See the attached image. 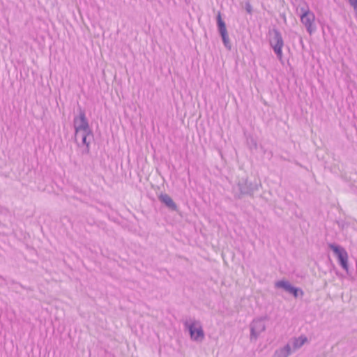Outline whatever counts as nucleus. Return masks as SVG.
<instances>
[{
    "label": "nucleus",
    "mask_w": 357,
    "mask_h": 357,
    "mask_svg": "<svg viewBox=\"0 0 357 357\" xmlns=\"http://www.w3.org/2000/svg\"><path fill=\"white\" fill-rule=\"evenodd\" d=\"M350 6L354 8L356 17H357V0H349Z\"/></svg>",
    "instance_id": "4468645a"
},
{
    "label": "nucleus",
    "mask_w": 357,
    "mask_h": 357,
    "mask_svg": "<svg viewBox=\"0 0 357 357\" xmlns=\"http://www.w3.org/2000/svg\"><path fill=\"white\" fill-rule=\"evenodd\" d=\"M217 22L220 36L227 34L226 25L224 21L222 20L220 13H218V15L217 16Z\"/></svg>",
    "instance_id": "9b49d317"
},
{
    "label": "nucleus",
    "mask_w": 357,
    "mask_h": 357,
    "mask_svg": "<svg viewBox=\"0 0 357 357\" xmlns=\"http://www.w3.org/2000/svg\"><path fill=\"white\" fill-rule=\"evenodd\" d=\"M92 130L90 132H82L75 133V140L79 147L84 146L83 154H88L90 151L91 140L93 139Z\"/></svg>",
    "instance_id": "20e7f679"
},
{
    "label": "nucleus",
    "mask_w": 357,
    "mask_h": 357,
    "mask_svg": "<svg viewBox=\"0 0 357 357\" xmlns=\"http://www.w3.org/2000/svg\"><path fill=\"white\" fill-rule=\"evenodd\" d=\"M300 10L301 12V21L305 26L308 33L311 35L316 30V27L314 26L315 15L310 10L307 6L305 8L301 7Z\"/></svg>",
    "instance_id": "7ed1b4c3"
},
{
    "label": "nucleus",
    "mask_w": 357,
    "mask_h": 357,
    "mask_svg": "<svg viewBox=\"0 0 357 357\" xmlns=\"http://www.w3.org/2000/svg\"><path fill=\"white\" fill-rule=\"evenodd\" d=\"M308 342L307 337L305 335H301L298 337H292L285 344L289 346L291 354L301 349L305 344Z\"/></svg>",
    "instance_id": "6e6552de"
},
{
    "label": "nucleus",
    "mask_w": 357,
    "mask_h": 357,
    "mask_svg": "<svg viewBox=\"0 0 357 357\" xmlns=\"http://www.w3.org/2000/svg\"><path fill=\"white\" fill-rule=\"evenodd\" d=\"M183 324L185 328L188 331L192 341L200 343L204 340L205 333L200 321L189 319L185 320Z\"/></svg>",
    "instance_id": "f257e3e1"
},
{
    "label": "nucleus",
    "mask_w": 357,
    "mask_h": 357,
    "mask_svg": "<svg viewBox=\"0 0 357 357\" xmlns=\"http://www.w3.org/2000/svg\"><path fill=\"white\" fill-rule=\"evenodd\" d=\"M73 127L75 129V133L90 132L91 130L86 117L85 112L83 110L80 109L79 115L74 118Z\"/></svg>",
    "instance_id": "423d86ee"
},
{
    "label": "nucleus",
    "mask_w": 357,
    "mask_h": 357,
    "mask_svg": "<svg viewBox=\"0 0 357 357\" xmlns=\"http://www.w3.org/2000/svg\"><path fill=\"white\" fill-rule=\"evenodd\" d=\"M275 287L276 288L283 289L284 291L289 292L292 285L287 280H279L275 283Z\"/></svg>",
    "instance_id": "f8f14e48"
},
{
    "label": "nucleus",
    "mask_w": 357,
    "mask_h": 357,
    "mask_svg": "<svg viewBox=\"0 0 357 357\" xmlns=\"http://www.w3.org/2000/svg\"><path fill=\"white\" fill-rule=\"evenodd\" d=\"M245 10L246 11L249 13V14H251L252 12V6L250 5V3L249 2H247L245 3Z\"/></svg>",
    "instance_id": "dca6fc26"
},
{
    "label": "nucleus",
    "mask_w": 357,
    "mask_h": 357,
    "mask_svg": "<svg viewBox=\"0 0 357 357\" xmlns=\"http://www.w3.org/2000/svg\"><path fill=\"white\" fill-rule=\"evenodd\" d=\"M270 45L273 49V51L276 54L278 59L282 61L283 56L282 49L284 46V41L282 35L278 30H273V36L270 39Z\"/></svg>",
    "instance_id": "39448f33"
},
{
    "label": "nucleus",
    "mask_w": 357,
    "mask_h": 357,
    "mask_svg": "<svg viewBox=\"0 0 357 357\" xmlns=\"http://www.w3.org/2000/svg\"><path fill=\"white\" fill-rule=\"evenodd\" d=\"M266 317L255 319L250 325V340L251 342L256 341L259 335L266 331Z\"/></svg>",
    "instance_id": "f03ea898"
},
{
    "label": "nucleus",
    "mask_w": 357,
    "mask_h": 357,
    "mask_svg": "<svg viewBox=\"0 0 357 357\" xmlns=\"http://www.w3.org/2000/svg\"><path fill=\"white\" fill-rule=\"evenodd\" d=\"M328 247L333 251L335 255L337 256L339 262L345 271H348V254L345 249L340 245L331 243L328 245Z\"/></svg>",
    "instance_id": "0eeeda50"
},
{
    "label": "nucleus",
    "mask_w": 357,
    "mask_h": 357,
    "mask_svg": "<svg viewBox=\"0 0 357 357\" xmlns=\"http://www.w3.org/2000/svg\"><path fill=\"white\" fill-rule=\"evenodd\" d=\"M159 199L170 208L176 209V205L172 199L167 194H162L159 197Z\"/></svg>",
    "instance_id": "9d476101"
},
{
    "label": "nucleus",
    "mask_w": 357,
    "mask_h": 357,
    "mask_svg": "<svg viewBox=\"0 0 357 357\" xmlns=\"http://www.w3.org/2000/svg\"><path fill=\"white\" fill-rule=\"evenodd\" d=\"M221 37H222V41H223V43L225 46V47L227 49V50H231V44H230V41H229V36H228V33L227 34H225V35H221Z\"/></svg>",
    "instance_id": "ddd939ff"
},
{
    "label": "nucleus",
    "mask_w": 357,
    "mask_h": 357,
    "mask_svg": "<svg viewBox=\"0 0 357 357\" xmlns=\"http://www.w3.org/2000/svg\"><path fill=\"white\" fill-rule=\"evenodd\" d=\"M298 289L292 286V287L289 293L293 294L294 296V297H297L298 296Z\"/></svg>",
    "instance_id": "2eb2a0df"
},
{
    "label": "nucleus",
    "mask_w": 357,
    "mask_h": 357,
    "mask_svg": "<svg viewBox=\"0 0 357 357\" xmlns=\"http://www.w3.org/2000/svg\"><path fill=\"white\" fill-rule=\"evenodd\" d=\"M291 355L289 346L284 344L276 349L271 357H289Z\"/></svg>",
    "instance_id": "1a4fd4ad"
}]
</instances>
